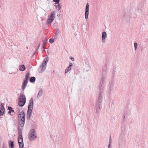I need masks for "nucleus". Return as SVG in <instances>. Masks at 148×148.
Wrapping results in <instances>:
<instances>
[{"label": "nucleus", "mask_w": 148, "mask_h": 148, "mask_svg": "<svg viewBox=\"0 0 148 148\" xmlns=\"http://www.w3.org/2000/svg\"><path fill=\"white\" fill-rule=\"evenodd\" d=\"M101 93L99 92L97 99L96 101L95 108L96 112L99 113L101 110V103L102 101V95Z\"/></svg>", "instance_id": "obj_1"}, {"label": "nucleus", "mask_w": 148, "mask_h": 148, "mask_svg": "<svg viewBox=\"0 0 148 148\" xmlns=\"http://www.w3.org/2000/svg\"><path fill=\"white\" fill-rule=\"evenodd\" d=\"M26 98L25 95L21 94L18 98V105L21 107H23L25 104Z\"/></svg>", "instance_id": "obj_2"}, {"label": "nucleus", "mask_w": 148, "mask_h": 148, "mask_svg": "<svg viewBox=\"0 0 148 148\" xmlns=\"http://www.w3.org/2000/svg\"><path fill=\"white\" fill-rule=\"evenodd\" d=\"M56 11H53L51 12L50 15L48 16L47 19V25L51 24L53 21L55 17Z\"/></svg>", "instance_id": "obj_3"}, {"label": "nucleus", "mask_w": 148, "mask_h": 148, "mask_svg": "<svg viewBox=\"0 0 148 148\" xmlns=\"http://www.w3.org/2000/svg\"><path fill=\"white\" fill-rule=\"evenodd\" d=\"M48 61V57H47L46 58H45L43 61V62L41 66H40V67H42V68L41 69V72H39L40 73H42L44 71L45 69L46 68V65L47 64Z\"/></svg>", "instance_id": "obj_4"}, {"label": "nucleus", "mask_w": 148, "mask_h": 148, "mask_svg": "<svg viewBox=\"0 0 148 148\" xmlns=\"http://www.w3.org/2000/svg\"><path fill=\"white\" fill-rule=\"evenodd\" d=\"M131 16L128 14H126L125 12L123 13V15L122 16L121 18L123 21L126 22H129L130 21V19Z\"/></svg>", "instance_id": "obj_5"}, {"label": "nucleus", "mask_w": 148, "mask_h": 148, "mask_svg": "<svg viewBox=\"0 0 148 148\" xmlns=\"http://www.w3.org/2000/svg\"><path fill=\"white\" fill-rule=\"evenodd\" d=\"M105 80H103L101 79L99 85V92L103 93L104 90V82Z\"/></svg>", "instance_id": "obj_6"}, {"label": "nucleus", "mask_w": 148, "mask_h": 148, "mask_svg": "<svg viewBox=\"0 0 148 148\" xmlns=\"http://www.w3.org/2000/svg\"><path fill=\"white\" fill-rule=\"evenodd\" d=\"M36 131L35 130L32 129L29 132V139H34V138H36Z\"/></svg>", "instance_id": "obj_7"}, {"label": "nucleus", "mask_w": 148, "mask_h": 148, "mask_svg": "<svg viewBox=\"0 0 148 148\" xmlns=\"http://www.w3.org/2000/svg\"><path fill=\"white\" fill-rule=\"evenodd\" d=\"M34 106V102L33 98L32 97L29 100V103L28 106V110H32Z\"/></svg>", "instance_id": "obj_8"}, {"label": "nucleus", "mask_w": 148, "mask_h": 148, "mask_svg": "<svg viewBox=\"0 0 148 148\" xmlns=\"http://www.w3.org/2000/svg\"><path fill=\"white\" fill-rule=\"evenodd\" d=\"M89 5L88 3L86 4V9L85 12V18L86 20H87L88 18L89 14Z\"/></svg>", "instance_id": "obj_9"}, {"label": "nucleus", "mask_w": 148, "mask_h": 148, "mask_svg": "<svg viewBox=\"0 0 148 148\" xmlns=\"http://www.w3.org/2000/svg\"><path fill=\"white\" fill-rule=\"evenodd\" d=\"M18 123L21 127H23L25 123V118L18 119Z\"/></svg>", "instance_id": "obj_10"}, {"label": "nucleus", "mask_w": 148, "mask_h": 148, "mask_svg": "<svg viewBox=\"0 0 148 148\" xmlns=\"http://www.w3.org/2000/svg\"><path fill=\"white\" fill-rule=\"evenodd\" d=\"M26 114L24 111H21L19 114L18 119L25 118Z\"/></svg>", "instance_id": "obj_11"}, {"label": "nucleus", "mask_w": 148, "mask_h": 148, "mask_svg": "<svg viewBox=\"0 0 148 148\" xmlns=\"http://www.w3.org/2000/svg\"><path fill=\"white\" fill-rule=\"evenodd\" d=\"M107 71L101 70V79L103 80H105L106 79V74Z\"/></svg>", "instance_id": "obj_12"}, {"label": "nucleus", "mask_w": 148, "mask_h": 148, "mask_svg": "<svg viewBox=\"0 0 148 148\" xmlns=\"http://www.w3.org/2000/svg\"><path fill=\"white\" fill-rule=\"evenodd\" d=\"M18 132L19 136L18 139H23L22 133V130L19 126L18 127Z\"/></svg>", "instance_id": "obj_13"}, {"label": "nucleus", "mask_w": 148, "mask_h": 148, "mask_svg": "<svg viewBox=\"0 0 148 148\" xmlns=\"http://www.w3.org/2000/svg\"><path fill=\"white\" fill-rule=\"evenodd\" d=\"M73 66V64L71 62H70L69 64V66L67 67L65 71V73H68L71 69V67Z\"/></svg>", "instance_id": "obj_14"}, {"label": "nucleus", "mask_w": 148, "mask_h": 148, "mask_svg": "<svg viewBox=\"0 0 148 148\" xmlns=\"http://www.w3.org/2000/svg\"><path fill=\"white\" fill-rule=\"evenodd\" d=\"M23 139H18L20 148H24Z\"/></svg>", "instance_id": "obj_15"}, {"label": "nucleus", "mask_w": 148, "mask_h": 148, "mask_svg": "<svg viewBox=\"0 0 148 148\" xmlns=\"http://www.w3.org/2000/svg\"><path fill=\"white\" fill-rule=\"evenodd\" d=\"M32 110H27V120L30 119Z\"/></svg>", "instance_id": "obj_16"}, {"label": "nucleus", "mask_w": 148, "mask_h": 148, "mask_svg": "<svg viewBox=\"0 0 148 148\" xmlns=\"http://www.w3.org/2000/svg\"><path fill=\"white\" fill-rule=\"evenodd\" d=\"M8 109L9 110L8 113L10 114L11 115H12L11 114L12 112H13L15 113V112L14 110L13 109V108L12 107L10 106H8Z\"/></svg>", "instance_id": "obj_17"}, {"label": "nucleus", "mask_w": 148, "mask_h": 148, "mask_svg": "<svg viewBox=\"0 0 148 148\" xmlns=\"http://www.w3.org/2000/svg\"><path fill=\"white\" fill-rule=\"evenodd\" d=\"M14 141L12 140H10L9 142V148H14Z\"/></svg>", "instance_id": "obj_18"}, {"label": "nucleus", "mask_w": 148, "mask_h": 148, "mask_svg": "<svg viewBox=\"0 0 148 148\" xmlns=\"http://www.w3.org/2000/svg\"><path fill=\"white\" fill-rule=\"evenodd\" d=\"M28 82L26 81H25L23 80V83L22 84V90H24L25 89L26 86H27V83Z\"/></svg>", "instance_id": "obj_19"}, {"label": "nucleus", "mask_w": 148, "mask_h": 148, "mask_svg": "<svg viewBox=\"0 0 148 148\" xmlns=\"http://www.w3.org/2000/svg\"><path fill=\"white\" fill-rule=\"evenodd\" d=\"M30 75V74L29 72L27 73L25 75V78L24 79V80L28 82V80L29 78Z\"/></svg>", "instance_id": "obj_20"}, {"label": "nucleus", "mask_w": 148, "mask_h": 148, "mask_svg": "<svg viewBox=\"0 0 148 148\" xmlns=\"http://www.w3.org/2000/svg\"><path fill=\"white\" fill-rule=\"evenodd\" d=\"M19 70L21 71H24L26 69V67L23 64L20 65V66Z\"/></svg>", "instance_id": "obj_21"}, {"label": "nucleus", "mask_w": 148, "mask_h": 148, "mask_svg": "<svg viewBox=\"0 0 148 148\" xmlns=\"http://www.w3.org/2000/svg\"><path fill=\"white\" fill-rule=\"evenodd\" d=\"M108 66V63H105L103 66L102 67V70L103 71H106L107 69V66Z\"/></svg>", "instance_id": "obj_22"}, {"label": "nucleus", "mask_w": 148, "mask_h": 148, "mask_svg": "<svg viewBox=\"0 0 148 148\" xmlns=\"http://www.w3.org/2000/svg\"><path fill=\"white\" fill-rule=\"evenodd\" d=\"M43 93V90L42 88H41L39 90L38 93L37 95V98L38 99H39V97H41Z\"/></svg>", "instance_id": "obj_23"}, {"label": "nucleus", "mask_w": 148, "mask_h": 148, "mask_svg": "<svg viewBox=\"0 0 148 148\" xmlns=\"http://www.w3.org/2000/svg\"><path fill=\"white\" fill-rule=\"evenodd\" d=\"M107 37V34L105 32H103L102 34V39H105Z\"/></svg>", "instance_id": "obj_24"}, {"label": "nucleus", "mask_w": 148, "mask_h": 148, "mask_svg": "<svg viewBox=\"0 0 148 148\" xmlns=\"http://www.w3.org/2000/svg\"><path fill=\"white\" fill-rule=\"evenodd\" d=\"M125 112H124L123 113V119L122 120L121 123L122 125L125 121Z\"/></svg>", "instance_id": "obj_25"}, {"label": "nucleus", "mask_w": 148, "mask_h": 148, "mask_svg": "<svg viewBox=\"0 0 148 148\" xmlns=\"http://www.w3.org/2000/svg\"><path fill=\"white\" fill-rule=\"evenodd\" d=\"M73 73L75 75H77L79 73V72L77 69H73Z\"/></svg>", "instance_id": "obj_26"}, {"label": "nucleus", "mask_w": 148, "mask_h": 148, "mask_svg": "<svg viewBox=\"0 0 148 148\" xmlns=\"http://www.w3.org/2000/svg\"><path fill=\"white\" fill-rule=\"evenodd\" d=\"M36 81V77H32L30 78V82L31 83H34Z\"/></svg>", "instance_id": "obj_27"}, {"label": "nucleus", "mask_w": 148, "mask_h": 148, "mask_svg": "<svg viewBox=\"0 0 148 148\" xmlns=\"http://www.w3.org/2000/svg\"><path fill=\"white\" fill-rule=\"evenodd\" d=\"M116 68H113L111 69V72L112 74L114 76L115 75V73L116 72Z\"/></svg>", "instance_id": "obj_28"}, {"label": "nucleus", "mask_w": 148, "mask_h": 148, "mask_svg": "<svg viewBox=\"0 0 148 148\" xmlns=\"http://www.w3.org/2000/svg\"><path fill=\"white\" fill-rule=\"evenodd\" d=\"M47 39L46 38H45L44 39V41H43V43L42 45V48H44V45H46L47 43Z\"/></svg>", "instance_id": "obj_29"}, {"label": "nucleus", "mask_w": 148, "mask_h": 148, "mask_svg": "<svg viewBox=\"0 0 148 148\" xmlns=\"http://www.w3.org/2000/svg\"><path fill=\"white\" fill-rule=\"evenodd\" d=\"M55 6L56 7V9L58 11L60 10L61 9V6L59 3L57 5H55Z\"/></svg>", "instance_id": "obj_30"}, {"label": "nucleus", "mask_w": 148, "mask_h": 148, "mask_svg": "<svg viewBox=\"0 0 148 148\" xmlns=\"http://www.w3.org/2000/svg\"><path fill=\"white\" fill-rule=\"evenodd\" d=\"M125 135L124 134V132L123 131H122L120 136V138H125Z\"/></svg>", "instance_id": "obj_31"}, {"label": "nucleus", "mask_w": 148, "mask_h": 148, "mask_svg": "<svg viewBox=\"0 0 148 148\" xmlns=\"http://www.w3.org/2000/svg\"><path fill=\"white\" fill-rule=\"evenodd\" d=\"M79 121H80V122L79 123H78L77 122V119H75L74 122L76 124H77L78 125H80L81 124V121L80 119H79Z\"/></svg>", "instance_id": "obj_32"}, {"label": "nucleus", "mask_w": 148, "mask_h": 148, "mask_svg": "<svg viewBox=\"0 0 148 148\" xmlns=\"http://www.w3.org/2000/svg\"><path fill=\"white\" fill-rule=\"evenodd\" d=\"M53 142L55 145L58 144L59 143L58 139H53Z\"/></svg>", "instance_id": "obj_33"}, {"label": "nucleus", "mask_w": 148, "mask_h": 148, "mask_svg": "<svg viewBox=\"0 0 148 148\" xmlns=\"http://www.w3.org/2000/svg\"><path fill=\"white\" fill-rule=\"evenodd\" d=\"M134 49L135 50H136L137 48L138 44L136 42H135L134 44Z\"/></svg>", "instance_id": "obj_34"}, {"label": "nucleus", "mask_w": 148, "mask_h": 148, "mask_svg": "<svg viewBox=\"0 0 148 148\" xmlns=\"http://www.w3.org/2000/svg\"><path fill=\"white\" fill-rule=\"evenodd\" d=\"M111 139H109V144L108 145V148H112L111 145Z\"/></svg>", "instance_id": "obj_35"}, {"label": "nucleus", "mask_w": 148, "mask_h": 148, "mask_svg": "<svg viewBox=\"0 0 148 148\" xmlns=\"http://www.w3.org/2000/svg\"><path fill=\"white\" fill-rule=\"evenodd\" d=\"M54 39L53 38H51L49 40V42L51 44H52L54 42Z\"/></svg>", "instance_id": "obj_36"}, {"label": "nucleus", "mask_w": 148, "mask_h": 148, "mask_svg": "<svg viewBox=\"0 0 148 148\" xmlns=\"http://www.w3.org/2000/svg\"><path fill=\"white\" fill-rule=\"evenodd\" d=\"M114 86L113 84H111L110 86V92L111 91V90L113 89Z\"/></svg>", "instance_id": "obj_37"}, {"label": "nucleus", "mask_w": 148, "mask_h": 148, "mask_svg": "<svg viewBox=\"0 0 148 148\" xmlns=\"http://www.w3.org/2000/svg\"><path fill=\"white\" fill-rule=\"evenodd\" d=\"M40 44L38 45V46H37V48L35 51V52L34 53V54H33V56L35 55V54L36 53V51L38 50V48H39V47H40Z\"/></svg>", "instance_id": "obj_38"}, {"label": "nucleus", "mask_w": 148, "mask_h": 148, "mask_svg": "<svg viewBox=\"0 0 148 148\" xmlns=\"http://www.w3.org/2000/svg\"><path fill=\"white\" fill-rule=\"evenodd\" d=\"M54 2L56 3V4H58L60 2V0H53Z\"/></svg>", "instance_id": "obj_39"}, {"label": "nucleus", "mask_w": 148, "mask_h": 148, "mask_svg": "<svg viewBox=\"0 0 148 148\" xmlns=\"http://www.w3.org/2000/svg\"><path fill=\"white\" fill-rule=\"evenodd\" d=\"M5 114V112L1 110H0V116L3 115Z\"/></svg>", "instance_id": "obj_40"}, {"label": "nucleus", "mask_w": 148, "mask_h": 148, "mask_svg": "<svg viewBox=\"0 0 148 148\" xmlns=\"http://www.w3.org/2000/svg\"><path fill=\"white\" fill-rule=\"evenodd\" d=\"M5 104L4 103H1V108H4V106Z\"/></svg>", "instance_id": "obj_41"}, {"label": "nucleus", "mask_w": 148, "mask_h": 148, "mask_svg": "<svg viewBox=\"0 0 148 148\" xmlns=\"http://www.w3.org/2000/svg\"><path fill=\"white\" fill-rule=\"evenodd\" d=\"M59 31H59V29H58L57 30V31L56 32V34H55L56 35L57 34H58L59 33Z\"/></svg>", "instance_id": "obj_42"}, {"label": "nucleus", "mask_w": 148, "mask_h": 148, "mask_svg": "<svg viewBox=\"0 0 148 148\" xmlns=\"http://www.w3.org/2000/svg\"><path fill=\"white\" fill-rule=\"evenodd\" d=\"M1 110L2 111H3V112H5V108H1Z\"/></svg>", "instance_id": "obj_43"}, {"label": "nucleus", "mask_w": 148, "mask_h": 148, "mask_svg": "<svg viewBox=\"0 0 148 148\" xmlns=\"http://www.w3.org/2000/svg\"><path fill=\"white\" fill-rule=\"evenodd\" d=\"M70 58L72 61H73L74 60V59L73 57H70Z\"/></svg>", "instance_id": "obj_44"}, {"label": "nucleus", "mask_w": 148, "mask_h": 148, "mask_svg": "<svg viewBox=\"0 0 148 148\" xmlns=\"http://www.w3.org/2000/svg\"><path fill=\"white\" fill-rule=\"evenodd\" d=\"M54 22H55L54 23L53 25V26L54 27H55V25L56 23V21H55Z\"/></svg>", "instance_id": "obj_45"}, {"label": "nucleus", "mask_w": 148, "mask_h": 148, "mask_svg": "<svg viewBox=\"0 0 148 148\" xmlns=\"http://www.w3.org/2000/svg\"><path fill=\"white\" fill-rule=\"evenodd\" d=\"M121 129H122V130H125V127H124L123 126V127H122Z\"/></svg>", "instance_id": "obj_46"}, {"label": "nucleus", "mask_w": 148, "mask_h": 148, "mask_svg": "<svg viewBox=\"0 0 148 148\" xmlns=\"http://www.w3.org/2000/svg\"><path fill=\"white\" fill-rule=\"evenodd\" d=\"M102 39V40L103 42V43H105V42H106L105 39Z\"/></svg>", "instance_id": "obj_47"}, {"label": "nucleus", "mask_w": 148, "mask_h": 148, "mask_svg": "<svg viewBox=\"0 0 148 148\" xmlns=\"http://www.w3.org/2000/svg\"><path fill=\"white\" fill-rule=\"evenodd\" d=\"M29 140H30V141H31V142L34 141V139H29Z\"/></svg>", "instance_id": "obj_48"}, {"label": "nucleus", "mask_w": 148, "mask_h": 148, "mask_svg": "<svg viewBox=\"0 0 148 148\" xmlns=\"http://www.w3.org/2000/svg\"><path fill=\"white\" fill-rule=\"evenodd\" d=\"M60 14H58L57 16H60Z\"/></svg>", "instance_id": "obj_49"}, {"label": "nucleus", "mask_w": 148, "mask_h": 148, "mask_svg": "<svg viewBox=\"0 0 148 148\" xmlns=\"http://www.w3.org/2000/svg\"><path fill=\"white\" fill-rule=\"evenodd\" d=\"M111 136H110V139H111Z\"/></svg>", "instance_id": "obj_50"}]
</instances>
